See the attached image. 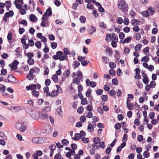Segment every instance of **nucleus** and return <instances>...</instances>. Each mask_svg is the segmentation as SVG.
Returning <instances> with one entry per match:
<instances>
[{"mask_svg": "<svg viewBox=\"0 0 159 159\" xmlns=\"http://www.w3.org/2000/svg\"><path fill=\"white\" fill-rule=\"evenodd\" d=\"M118 7L120 9H122V11L125 12L128 10V4L123 0L118 2Z\"/></svg>", "mask_w": 159, "mask_h": 159, "instance_id": "nucleus-1", "label": "nucleus"}, {"mask_svg": "<svg viewBox=\"0 0 159 159\" xmlns=\"http://www.w3.org/2000/svg\"><path fill=\"white\" fill-rule=\"evenodd\" d=\"M52 12L51 7L48 8L46 10V12L43 15L42 18V20L43 21H46L47 18L45 17L47 16H49L52 15Z\"/></svg>", "mask_w": 159, "mask_h": 159, "instance_id": "nucleus-2", "label": "nucleus"}, {"mask_svg": "<svg viewBox=\"0 0 159 159\" xmlns=\"http://www.w3.org/2000/svg\"><path fill=\"white\" fill-rule=\"evenodd\" d=\"M29 115L34 119L37 120L39 118V113L35 111H31Z\"/></svg>", "mask_w": 159, "mask_h": 159, "instance_id": "nucleus-3", "label": "nucleus"}, {"mask_svg": "<svg viewBox=\"0 0 159 159\" xmlns=\"http://www.w3.org/2000/svg\"><path fill=\"white\" fill-rule=\"evenodd\" d=\"M15 127L19 128L20 131L22 132H24L26 129V127L25 126L19 123H17L15 125Z\"/></svg>", "mask_w": 159, "mask_h": 159, "instance_id": "nucleus-4", "label": "nucleus"}, {"mask_svg": "<svg viewBox=\"0 0 159 159\" xmlns=\"http://www.w3.org/2000/svg\"><path fill=\"white\" fill-rule=\"evenodd\" d=\"M34 72V70L33 68L30 69L29 73L27 75V78L29 80H31L34 79L33 73Z\"/></svg>", "mask_w": 159, "mask_h": 159, "instance_id": "nucleus-5", "label": "nucleus"}, {"mask_svg": "<svg viewBox=\"0 0 159 159\" xmlns=\"http://www.w3.org/2000/svg\"><path fill=\"white\" fill-rule=\"evenodd\" d=\"M8 82H10L13 83H16V79L14 76L11 74H10L8 75L7 77Z\"/></svg>", "mask_w": 159, "mask_h": 159, "instance_id": "nucleus-6", "label": "nucleus"}, {"mask_svg": "<svg viewBox=\"0 0 159 159\" xmlns=\"http://www.w3.org/2000/svg\"><path fill=\"white\" fill-rule=\"evenodd\" d=\"M96 30V28L93 26H90L89 28V34L92 35L93 33H94Z\"/></svg>", "mask_w": 159, "mask_h": 159, "instance_id": "nucleus-7", "label": "nucleus"}, {"mask_svg": "<svg viewBox=\"0 0 159 159\" xmlns=\"http://www.w3.org/2000/svg\"><path fill=\"white\" fill-rule=\"evenodd\" d=\"M30 20L31 22H34L35 21H37L38 19L34 15L32 14L30 16Z\"/></svg>", "mask_w": 159, "mask_h": 159, "instance_id": "nucleus-8", "label": "nucleus"}, {"mask_svg": "<svg viewBox=\"0 0 159 159\" xmlns=\"http://www.w3.org/2000/svg\"><path fill=\"white\" fill-rule=\"evenodd\" d=\"M27 90H33L36 89V85L35 84H32L31 86H27L26 87Z\"/></svg>", "mask_w": 159, "mask_h": 159, "instance_id": "nucleus-9", "label": "nucleus"}, {"mask_svg": "<svg viewBox=\"0 0 159 159\" xmlns=\"http://www.w3.org/2000/svg\"><path fill=\"white\" fill-rule=\"evenodd\" d=\"M57 112V114H58L59 115V116L61 117H63L62 116V111L61 109V107L59 106L58 107V108L56 110Z\"/></svg>", "mask_w": 159, "mask_h": 159, "instance_id": "nucleus-10", "label": "nucleus"}, {"mask_svg": "<svg viewBox=\"0 0 159 159\" xmlns=\"http://www.w3.org/2000/svg\"><path fill=\"white\" fill-rule=\"evenodd\" d=\"M39 117L43 119H46L48 116V115L47 114H43L41 112L39 113Z\"/></svg>", "mask_w": 159, "mask_h": 159, "instance_id": "nucleus-11", "label": "nucleus"}, {"mask_svg": "<svg viewBox=\"0 0 159 159\" xmlns=\"http://www.w3.org/2000/svg\"><path fill=\"white\" fill-rule=\"evenodd\" d=\"M81 136L79 133H76L74 137H72V139L75 141L78 140L81 138Z\"/></svg>", "mask_w": 159, "mask_h": 159, "instance_id": "nucleus-12", "label": "nucleus"}, {"mask_svg": "<svg viewBox=\"0 0 159 159\" xmlns=\"http://www.w3.org/2000/svg\"><path fill=\"white\" fill-rule=\"evenodd\" d=\"M82 78V77L80 78L78 77H76L73 80V82L74 83H75L76 82V84L78 85L80 83V80Z\"/></svg>", "mask_w": 159, "mask_h": 159, "instance_id": "nucleus-13", "label": "nucleus"}, {"mask_svg": "<svg viewBox=\"0 0 159 159\" xmlns=\"http://www.w3.org/2000/svg\"><path fill=\"white\" fill-rule=\"evenodd\" d=\"M70 70L69 69H68L64 72L63 74L64 77L66 78L68 77L70 75Z\"/></svg>", "mask_w": 159, "mask_h": 159, "instance_id": "nucleus-14", "label": "nucleus"}, {"mask_svg": "<svg viewBox=\"0 0 159 159\" xmlns=\"http://www.w3.org/2000/svg\"><path fill=\"white\" fill-rule=\"evenodd\" d=\"M93 140L94 143L97 144L100 141V139L99 137H95L93 139Z\"/></svg>", "mask_w": 159, "mask_h": 159, "instance_id": "nucleus-15", "label": "nucleus"}, {"mask_svg": "<svg viewBox=\"0 0 159 159\" xmlns=\"http://www.w3.org/2000/svg\"><path fill=\"white\" fill-rule=\"evenodd\" d=\"M102 59L103 61V63L105 64H107L109 62V60L108 57H107L102 56Z\"/></svg>", "mask_w": 159, "mask_h": 159, "instance_id": "nucleus-16", "label": "nucleus"}, {"mask_svg": "<svg viewBox=\"0 0 159 159\" xmlns=\"http://www.w3.org/2000/svg\"><path fill=\"white\" fill-rule=\"evenodd\" d=\"M149 60V58L148 56H144L142 57L141 59V62L145 61L148 62Z\"/></svg>", "mask_w": 159, "mask_h": 159, "instance_id": "nucleus-17", "label": "nucleus"}, {"mask_svg": "<svg viewBox=\"0 0 159 159\" xmlns=\"http://www.w3.org/2000/svg\"><path fill=\"white\" fill-rule=\"evenodd\" d=\"M27 62L29 65H32L34 63V61L33 59L29 57L27 61Z\"/></svg>", "mask_w": 159, "mask_h": 159, "instance_id": "nucleus-18", "label": "nucleus"}, {"mask_svg": "<svg viewBox=\"0 0 159 159\" xmlns=\"http://www.w3.org/2000/svg\"><path fill=\"white\" fill-rule=\"evenodd\" d=\"M68 57L67 55H62L61 57H59L58 59L60 60V61H64L66 59H67Z\"/></svg>", "mask_w": 159, "mask_h": 159, "instance_id": "nucleus-19", "label": "nucleus"}, {"mask_svg": "<svg viewBox=\"0 0 159 159\" xmlns=\"http://www.w3.org/2000/svg\"><path fill=\"white\" fill-rule=\"evenodd\" d=\"M88 129L89 131L90 132H93L94 128L93 127L92 125L91 124H89L88 126Z\"/></svg>", "mask_w": 159, "mask_h": 159, "instance_id": "nucleus-20", "label": "nucleus"}, {"mask_svg": "<svg viewBox=\"0 0 159 159\" xmlns=\"http://www.w3.org/2000/svg\"><path fill=\"white\" fill-rule=\"evenodd\" d=\"M141 47L142 45L141 44H139L136 45L134 48L135 50L137 51H140Z\"/></svg>", "mask_w": 159, "mask_h": 159, "instance_id": "nucleus-21", "label": "nucleus"}, {"mask_svg": "<svg viewBox=\"0 0 159 159\" xmlns=\"http://www.w3.org/2000/svg\"><path fill=\"white\" fill-rule=\"evenodd\" d=\"M101 98L103 102H107L108 99V96L107 95H102L101 96Z\"/></svg>", "mask_w": 159, "mask_h": 159, "instance_id": "nucleus-22", "label": "nucleus"}, {"mask_svg": "<svg viewBox=\"0 0 159 159\" xmlns=\"http://www.w3.org/2000/svg\"><path fill=\"white\" fill-rule=\"evenodd\" d=\"M132 24L134 25L135 24L136 25H138L139 24V22L137 19H134L132 20Z\"/></svg>", "mask_w": 159, "mask_h": 159, "instance_id": "nucleus-23", "label": "nucleus"}, {"mask_svg": "<svg viewBox=\"0 0 159 159\" xmlns=\"http://www.w3.org/2000/svg\"><path fill=\"white\" fill-rule=\"evenodd\" d=\"M52 79L55 82H57L58 81L57 76L55 74L53 75L52 76Z\"/></svg>", "mask_w": 159, "mask_h": 159, "instance_id": "nucleus-24", "label": "nucleus"}, {"mask_svg": "<svg viewBox=\"0 0 159 159\" xmlns=\"http://www.w3.org/2000/svg\"><path fill=\"white\" fill-rule=\"evenodd\" d=\"M39 139L38 137H35L33 138L32 141L34 143H39L40 142H39Z\"/></svg>", "mask_w": 159, "mask_h": 159, "instance_id": "nucleus-25", "label": "nucleus"}, {"mask_svg": "<svg viewBox=\"0 0 159 159\" xmlns=\"http://www.w3.org/2000/svg\"><path fill=\"white\" fill-rule=\"evenodd\" d=\"M69 142L66 139H64L62 140L61 143L64 145H67L69 144Z\"/></svg>", "mask_w": 159, "mask_h": 159, "instance_id": "nucleus-26", "label": "nucleus"}, {"mask_svg": "<svg viewBox=\"0 0 159 159\" xmlns=\"http://www.w3.org/2000/svg\"><path fill=\"white\" fill-rule=\"evenodd\" d=\"M86 18L84 16H81L80 18V20L82 23H84L86 21Z\"/></svg>", "mask_w": 159, "mask_h": 159, "instance_id": "nucleus-27", "label": "nucleus"}, {"mask_svg": "<svg viewBox=\"0 0 159 159\" xmlns=\"http://www.w3.org/2000/svg\"><path fill=\"white\" fill-rule=\"evenodd\" d=\"M6 87L2 85H0V91L2 93H4L6 90Z\"/></svg>", "mask_w": 159, "mask_h": 159, "instance_id": "nucleus-28", "label": "nucleus"}, {"mask_svg": "<svg viewBox=\"0 0 159 159\" xmlns=\"http://www.w3.org/2000/svg\"><path fill=\"white\" fill-rule=\"evenodd\" d=\"M127 104V107L128 108L129 110H132L133 109V103H130L129 104Z\"/></svg>", "mask_w": 159, "mask_h": 159, "instance_id": "nucleus-29", "label": "nucleus"}, {"mask_svg": "<svg viewBox=\"0 0 159 159\" xmlns=\"http://www.w3.org/2000/svg\"><path fill=\"white\" fill-rule=\"evenodd\" d=\"M32 95L36 97H38L39 95V93L36 91H33L32 92Z\"/></svg>", "mask_w": 159, "mask_h": 159, "instance_id": "nucleus-30", "label": "nucleus"}, {"mask_svg": "<svg viewBox=\"0 0 159 159\" xmlns=\"http://www.w3.org/2000/svg\"><path fill=\"white\" fill-rule=\"evenodd\" d=\"M56 87L57 88L56 92L58 93H61L62 92V90L60 86L57 85Z\"/></svg>", "mask_w": 159, "mask_h": 159, "instance_id": "nucleus-31", "label": "nucleus"}, {"mask_svg": "<svg viewBox=\"0 0 159 159\" xmlns=\"http://www.w3.org/2000/svg\"><path fill=\"white\" fill-rule=\"evenodd\" d=\"M84 111V108L83 107L81 106L78 107L77 109V111L79 114L81 113Z\"/></svg>", "mask_w": 159, "mask_h": 159, "instance_id": "nucleus-32", "label": "nucleus"}, {"mask_svg": "<svg viewBox=\"0 0 159 159\" xmlns=\"http://www.w3.org/2000/svg\"><path fill=\"white\" fill-rule=\"evenodd\" d=\"M112 84L116 85H117L118 83V81L116 78L113 79L112 80Z\"/></svg>", "mask_w": 159, "mask_h": 159, "instance_id": "nucleus-33", "label": "nucleus"}, {"mask_svg": "<svg viewBox=\"0 0 159 159\" xmlns=\"http://www.w3.org/2000/svg\"><path fill=\"white\" fill-rule=\"evenodd\" d=\"M44 68L45 69L44 70V74H46V75H47L48 74L49 70L47 66H44Z\"/></svg>", "mask_w": 159, "mask_h": 159, "instance_id": "nucleus-34", "label": "nucleus"}, {"mask_svg": "<svg viewBox=\"0 0 159 159\" xmlns=\"http://www.w3.org/2000/svg\"><path fill=\"white\" fill-rule=\"evenodd\" d=\"M89 85H90L91 87L94 88L96 87L97 85L96 83L93 81H90L89 83Z\"/></svg>", "mask_w": 159, "mask_h": 159, "instance_id": "nucleus-35", "label": "nucleus"}, {"mask_svg": "<svg viewBox=\"0 0 159 159\" xmlns=\"http://www.w3.org/2000/svg\"><path fill=\"white\" fill-rule=\"evenodd\" d=\"M141 13L143 16L146 17H148L149 16V12L148 11H143Z\"/></svg>", "mask_w": 159, "mask_h": 159, "instance_id": "nucleus-36", "label": "nucleus"}, {"mask_svg": "<svg viewBox=\"0 0 159 159\" xmlns=\"http://www.w3.org/2000/svg\"><path fill=\"white\" fill-rule=\"evenodd\" d=\"M64 52L65 55H67L70 53V52L68 48H65L64 49Z\"/></svg>", "mask_w": 159, "mask_h": 159, "instance_id": "nucleus-37", "label": "nucleus"}, {"mask_svg": "<svg viewBox=\"0 0 159 159\" xmlns=\"http://www.w3.org/2000/svg\"><path fill=\"white\" fill-rule=\"evenodd\" d=\"M81 103L83 105H84L85 104H87V99L86 98H83L82 99H81Z\"/></svg>", "mask_w": 159, "mask_h": 159, "instance_id": "nucleus-38", "label": "nucleus"}, {"mask_svg": "<svg viewBox=\"0 0 159 159\" xmlns=\"http://www.w3.org/2000/svg\"><path fill=\"white\" fill-rule=\"evenodd\" d=\"M41 43L40 41H37L36 42L35 45L38 48H39L41 47Z\"/></svg>", "mask_w": 159, "mask_h": 159, "instance_id": "nucleus-39", "label": "nucleus"}, {"mask_svg": "<svg viewBox=\"0 0 159 159\" xmlns=\"http://www.w3.org/2000/svg\"><path fill=\"white\" fill-rule=\"evenodd\" d=\"M131 37H128L127 38H126L124 40V41L123 42L124 44L125 43H128L129 41H131Z\"/></svg>", "mask_w": 159, "mask_h": 159, "instance_id": "nucleus-40", "label": "nucleus"}, {"mask_svg": "<svg viewBox=\"0 0 159 159\" xmlns=\"http://www.w3.org/2000/svg\"><path fill=\"white\" fill-rule=\"evenodd\" d=\"M109 66L111 69H114L116 67V65L113 62H110L109 63Z\"/></svg>", "mask_w": 159, "mask_h": 159, "instance_id": "nucleus-41", "label": "nucleus"}, {"mask_svg": "<svg viewBox=\"0 0 159 159\" xmlns=\"http://www.w3.org/2000/svg\"><path fill=\"white\" fill-rule=\"evenodd\" d=\"M143 81L144 83L146 84H148L149 81V79L148 77L147 78H143Z\"/></svg>", "mask_w": 159, "mask_h": 159, "instance_id": "nucleus-42", "label": "nucleus"}, {"mask_svg": "<svg viewBox=\"0 0 159 159\" xmlns=\"http://www.w3.org/2000/svg\"><path fill=\"white\" fill-rule=\"evenodd\" d=\"M99 24L100 26L103 29H105L107 27V25L103 22L99 23Z\"/></svg>", "mask_w": 159, "mask_h": 159, "instance_id": "nucleus-43", "label": "nucleus"}, {"mask_svg": "<svg viewBox=\"0 0 159 159\" xmlns=\"http://www.w3.org/2000/svg\"><path fill=\"white\" fill-rule=\"evenodd\" d=\"M61 156V154L59 152H58L55 155L54 157V159H60Z\"/></svg>", "mask_w": 159, "mask_h": 159, "instance_id": "nucleus-44", "label": "nucleus"}, {"mask_svg": "<svg viewBox=\"0 0 159 159\" xmlns=\"http://www.w3.org/2000/svg\"><path fill=\"white\" fill-rule=\"evenodd\" d=\"M150 86L151 88H154L156 86V83L154 81H151L150 83Z\"/></svg>", "mask_w": 159, "mask_h": 159, "instance_id": "nucleus-45", "label": "nucleus"}, {"mask_svg": "<svg viewBox=\"0 0 159 159\" xmlns=\"http://www.w3.org/2000/svg\"><path fill=\"white\" fill-rule=\"evenodd\" d=\"M103 90L102 89H98L96 91V93L98 95H102Z\"/></svg>", "mask_w": 159, "mask_h": 159, "instance_id": "nucleus-46", "label": "nucleus"}, {"mask_svg": "<svg viewBox=\"0 0 159 159\" xmlns=\"http://www.w3.org/2000/svg\"><path fill=\"white\" fill-rule=\"evenodd\" d=\"M81 140L85 143H88L89 142V139L87 138L83 137L81 139Z\"/></svg>", "mask_w": 159, "mask_h": 159, "instance_id": "nucleus-47", "label": "nucleus"}, {"mask_svg": "<svg viewBox=\"0 0 159 159\" xmlns=\"http://www.w3.org/2000/svg\"><path fill=\"white\" fill-rule=\"evenodd\" d=\"M9 66L11 68V70H16L17 68V66H16L15 65H11V64H9Z\"/></svg>", "mask_w": 159, "mask_h": 159, "instance_id": "nucleus-48", "label": "nucleus"}, {"mask_svg": "<svg viewBox=\"0 0 159 159\" xmlns=\"http://www.w3.org/2000/svg\"><path fill=\"white\" fill-rule=\"evenodd\" d=\"M109 74L111 75H116L115 71L113 69H111L109 71Z\"/></svg>", "mask_w": 159, "mask_h": 159, "instance_id": "nucleus-49", "label": "nucleus"}, {"mask_svg": "<svg viewBox=\"0 0 159 159\" xmlns=\"http://www.w3.org/2000/svg\"><path fill=\"white\" fill-rule=\"evenodd\" d=\"M51 45L52 48L55 49L57 47V43L56 42H52Z\"/></svg>", "mask_w": 159, "mask_h": 159, "instance_id": "nucleus-50", "label": "nucleus"}, {"mask_svg": "<svg viewBox=\"0 0 159 159\" xmlns=\"http://www.w3.org/2000/svg\"><path fill=\"white\" fill-rule=\"evenodd\" d=\"M85 59L86 57H83L82 56H79L78 57V60L80 62L82 60H84Z\"/></svg>", "mask_w": 159, "mask_h": 159, "instance_id": "nucleus-51", "label": "nucleus"}, {"mask_svg": "<svg viewBox=\"0 0 159 159\" xmlns=\"http://www.w3.org/2000/svg\"><path fill=\"white\" fill-rule=\"evenodd\" d=\"M60 65H61V64H59L58 66L59 68H60V69L58 70L56 72V74L58 75H60L61 73V69L62 67L60 66Z\"/></svg>", "mask_w": 159, "mask_h": 159, "instance_id": "nucleus-52", "label": "nucleus"}, {"mask_svg": "<svg viewBox=\"0 0 159 159\" xmlns=\"http://www.w3.org/2000/svg\"><path fill=\"white\" fill-rule=\"evenodd\" d=\"M114 127L116 129H119L120 128L121 125L120 123H118L115 124Z\"/></svg>", "mask_w": 159, "mask_h": 159, "instance_id": "nucleus-53", "label": "nucleus"}, {"mask_svg": "<svg viewBox=\"0 0 159 159\" xmlns=\"http://www.w3.org/2000/svg\"><path fill=\"white\" fill-rule=\"evenodd\" d=\"M119 36L120 39H123L125 38V35L123 32H120L119 34Z\"/></svg>", "mask_w": 159, "mask_h": 159, "instance_id": "nucleus-54", "label": "nucleus"}, {"mask_svg": "<svg viewBox=\"0 0 159 159\" xmlns=\"http://www.w3.org/2000/svg\"><path fill=\"white\" fill-rule=\"evenodd\" d=\"M87 8L88 9H90L92 10H93L94 9V6L92 4L90 3L88 4L87 6Z\"/></svg>", "mask_w": 159, "mask_h": 159, "instance_id": "nucleus-55", "label": "nucleus"}, {"mask_svg": "<svg viewBox=\"0 0 159 159\" xmlns=\"http://www.w3.org/2000/svg\"><path fill=\"white\" fill-rule=\"evenodd\" d=\"M123 22V19L120 17H119L117 20V23L119 24H121Z\"/></svg>", "mask_w": 159, "mask_h": 159, "instance_id": "nucleus-56", "label": "nucleus"}, {"mask_svg": "<svg viewBox=\"0 0 159 159\" xmlns=\"http://www.w3.org/2000/svg\"><path fill=\"white\" fill-rule=\"evenodd\" d=\"M140 121L138 119H136L135 120L134 124L136 126H139L140 124Z\"/></svg>", "mask_w": 159, "mask_h": 159, "instance_id": "nucleus-57", "label": "nucleus"}, {"mask_svg": "<svg viewBox=\"0 0 159 159\" xmlns=\"http://www.w3.org/2000/svg\"><path fill=\"white\" fill-rule=\"evenodd\" d=\"M50 83H51L50 80L48 79H47L45 81V85L46 86H49L50 84Z\"/></svg>", "mask_w": 159, "mask_h": 159, "instance_id": "nucleus-58", "label": "nucleus"}, {"mask_svg": "<svg viewBox=\"0 0 159 159\" xmlns=\"http://www.w3.org/2000/svg\"><path fill=\"white\" fill-rule=\"evenodd\" d=\"M105 147V145L104 142H102L99 143V147L100 148L104 149Z\"/></svg>", "mask_w": 159, "mask_h": 159, "instance_id": "nucleus-59", "label": "nucleus"}, {"mask_svg": "<svg viewBox=\"0 0 159 159\" xmlns=\"http://www.w3.org/2000/svg\"><path fill=\"white\" fill-rule=\"evenodd\" d=\"M91 91L92 90L90 89L87 91L85 94L86 97H89L90 96L89 95L91 93Z\"/></svg>", "mask_w": 159, "mask_h": 159, "instance_id": "nucleus-60", "label": "nucleus"}, {"mask_svg": "<svg viewBox=\"0 0 159 159\" xmlns=\"http://www.w3.org/2000/svg\"><path fill=\"white\" fill-rule=\"evenodd\" d=\"M1 73L2 75H5L7 74V70L6 69H2L1 70Z\"/></svg>", "mask_w": 159, "mask_h": 159, "instance_id": "nucleus-61", "label": "nucleus"}, {"mask_svg": "<svg viewBox=\"0 0 159 159\" xmlns=\"http://www.w3.org/2000/svg\"><path fill=\"white\" fill-rule=\"evenodd\" d=\"M19 23L21 24L24 25L25 26H26L27 25V22L25 20H22L19 22Z\"/></svg>", "mask_w": 159, "mask_h": 159, "instance_id": "nucleus-62", "label": "nucleus"}, {"mask_svg": "<svg viewBox=\"0 0 159 159\" xmlns=\"http://www.w3.org/2000/svg\"><path fill=\"white\" fill-rule=\"evenodd\" d=\"M12 34L11 33H9L7 36V39L8 41L10 40L12 38Z\"/></svg>", "mask_w": 159, "mask_h": 159, "instance_id": "nucleus-63", "label": "nucleus"}, {"mask_svg": "<svg viewBox=\"0 0 159 159\" xmlns=\"http://www.w3.org/2000/svg\"><path fill=\"white\" fill-rule=\"evenodd\" d=\"M155 116L154 112H150V114L149 115V117L151 119H153L154 118Z\"/></svg>", "mask_w": 159, "mask_h": 159, "instance_id": "nucleus-64", "label": "nucleus"}]
</instances>
